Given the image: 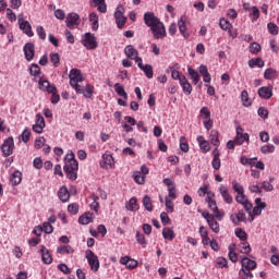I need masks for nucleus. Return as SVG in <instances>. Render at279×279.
Wrapping results in <instances>:
<instances>
[{
  "mask_svg": "<svg viewBox=\"0 0 279 279\" xmlns=\"http://www.w3.org/2000/svg\"><path fill=\"white\" fill-rule=\"evenodd\" d=\"M143 206L148 210V213H151L154 210V205L151 204V197L148 195L144 196L143 198Z\"/></svg>",
  "mask_w": 279,
  "mask_h": 279,
  "instance_id": "nucleus-42",
  "label": "nucleus"
},
{
  "mask_svg": "<svg viewBox=\"0 0 279 279\" xmlns=\"http://www.w3.org/2000/svg\"><path fill=\"white\" fill-rule=\"evenodd\" d=\"M31 75H33L34 77H37V75H40V66H38V64L36 63H33L31 65Z\"/></svg>",
  "mask_w": 279,
  "mask_h": 279,
  "instance_id": "nucleus-61",
  "label": "nucleus"
},
{
  "mask_svg": "<svg viewBox=\"0 0 279 279\" xmlns=\"http://www.w3.org/2000/svg\"><path fill=\"white\" fill-rule=\"evenodd\" d=\"M187 73H189L191 80L193 81V84L195 86H197V84H199V80H201L199 73L191 66L187 68Z\"/></svg>",
  "mask_w": 279,
  "mask_h": 279,
  "instance_id": "nucleus-29",
  "label": "nucleus"
},
{
  "mask_svg": "<svg viewBox=\"0 0 279 279\" xmlns=\"http://www.w3.org/2000/svg\"><path fill=\"white\" fill-rule=\"evenodd\" d=\"M248 66L254 69V66H258V69H263L265 66V61L262 58L251 59L248 60Z\"/></svg>",
  "mask_w": 279,
  "mask_h": 279,
  "instance_id": "nucleus-34",
  "label": "nucleus"
},
{
  "mask_svg": "<svg viewBox=\"0 0 279 279\" xmlns=\"http://www.w3.org/2000/svg\"><path fill=\"white\" fill-rule=\"evenodd\" d=\"M160 219H161V223H162L163 226H169V225H171V218H169V214L162 211V213L160 214Z\"/></svg>",
  "mask_w": 279,
  "mask_h": 279,
  "instance_id": "nucleus-59",
  "label": "nucleus"
},
{
  "mask_svg": "<svg viewBox=\"0 0 279 279\" xmlns=\"http://www.w3.org/2000/svg\"><path fill=\"white\" fill-rule=\"evenodd\" d=\"M199 117H202L204 121H207L208 119H210V110L208 109V107H203L199 110Z\"/></svg>",
  "mask_w": 279,
  "mask_h": 279,
  "instance_id": "nucleus-51",
  "label": "nucleus"
},
{
  "mask_svg": "<svg viewBox=\"0 0 279 279\" xmlns=\"http://www.w3.org/2000/svg\"><path fill=\"white\" fill-rule=\"evenodd\" d=\"M232 189L238 195H243L245 193V189H243V185H241L236 180L232 181Z\"/></svg>",
  "mask_w": 279,
  "mask_h": 279,
  "instance_id": "nucleus-41",
  "label": "nucleus"
},
{
  "mask_svg": "<svg viewBox=\"0 0 279 279\" xmlns=\"http://www.w3.org/2000/svg\"><path fill=\"white\" fill-rule=\"evenodd\" d=\"M236 136L234 138L235 145H243L244 141L247 143L250 142V134L243 133V128L238 126L236 130Z\"/></svg>",
  "mask_w": 279,
  "mask_h": 279,
  "instance_id": "nucleus-10",
  "label": "nucleus"
},
{
  "mask_svg": "<svg viewBox=\"0 0 279 279\" xmlns=\"http://www.w3.org/2000/svg\"><path fill=\"white\" fill-rule=\"evenodd\" d=\"M250 19L251 21H258V19H260V10H258L256 7H253L251 9Z\"/></svg>",
  "mask_w": 279,
  "mask_h": 279,
  "instance_id": "nucleus-45",
  "label": "nucleus"
},
{
  "mask_svg": "<svg viewBox=\"0 0 279 279\" xmlns=\"http://www.w3.org/2000/svg\"><path fill=\"white\" fill-rule=\"evenodd\" d=\"M241 254H250L252 252V247L250 246V242L244 241L239 244Z\"/></svg>",
  "mask_w": 279,
  "mask_h": 279,
  "instance_id": "nucleus-36",
  "label": "nucleus"
},
{
  "mask_svg": "<svg viewBox=\"0 0 279 279\" xmlns=\"http://www.w3.org/2000/svg\"><path fill=\"white\" fill-rule=\"evenodd\" d=\"M95 8H97L98 12L101 14H106L108 12V7L106 5V0H93Z\"/></svg>",
  "mask_w": 279,
  "mask_h": 279,
  "instance_id": "nucleus-27",
  "label": "nucleus"
},
{
  "mask_svg": "<svg viewBox=\"0 0 279 279\" xmlns=\"http://www.w3.org/2000/svg\"><path fill=\"white\" fill-rule=\"evenodd\" d=\"M23 51L25 54V60L27 62H32V60H34V56H36V49L34 44L33 43L25 44Z\"/></svg>",
  "mask_w": 279,
  "mask_h": 279,
  "instance_id": "nucleus-9",
  "label": "nucleus"
},
{
  "mask_svg": "<svg viewBox=\"0 0 279 279\" xmlns=\"http://www.w3.org/2000/svg\"><path fill=\"white\" fill-rule=\"evenodd\" d=\"M133 179L136 184H145V177L141 172H134Z\"/></svg>",
  "mask_w": 279,
  "mask_h": 279,
  "instance_id": "nucleus-55",
  "label": "nucleus"
},
{
  "mask_svg": "<svg viewBox=\"0 0 279 279\" xmlns=\"http://www.w3.org/2000/svg\"><path fill=\"white\" fill-rule=\"evenodd\" d=\"M58 197L60 202H62L63 204H66V202L71 199V194L69 193V189H66V186L60 187L58 192Z\"/></svg>",
  "mask_w": 279,
  "mask_h": 279,
  "instance_id": "nucleus-22",
  "label": "nucleus"
},
{
  "mask_svg": "<svg viewBox=\"0 0 279 279\" xmlns=\"http://www.w3.org/2000/svg\"><path fill=\"white\" fill-rule=\"evenodd\" d=\"M216 267H219L221 269L228 268V259H226V257H218L216 259Z\"/></svg>",
  "mask_w": 279,
  "mask_h": 279,
  "instance_id": "nucleus-54",
  "label": "nucleus"
},
{
  "mask_svg": "<svg viewBox=\"0 0 279 279\" xmlns=\"http://www.w3.org/2000/svg\"><path fill=\"white\" fill-rule=\"evenodd\" d=\"M236 245L234 243L229 245V260L231 263H238L239 260V255H236Z\"/></svg>",
  "mask_w": 279,
  "mask_h": 279,
  "instance_id": "nucleus-30",
  "label": "nucleus"
},
{
  "mask_svg": "<svg viewBox=\"0 0 279 279\" xmlns=\"http://www.w3.org/2000/svg\"><path fill=\"white\" fill-rule=\"evenodd\" d=\"M68 213L70 215H77L80 213V205L77 203H72L68 206Z\"/></svg>",
  "mask_w": 279,
  "mask_h": 279,
  "instance_id": "nucleus-50",
  "label": "nucleus"
},
{
  "mask_svg": "<svg viewBox=\"0 0 279 279\" xmlns=\"http://www.w3.org/2000/svg\"><path fill=\"white\" fill-rule=\"evenodd\" d=\"M17 23L20 25V29L23 34H26L28 38L34 36V31H32V24H29V22L25 21L23 17H19Z\"/></svg>",
  "mask_w": 279,
  "mask_h": 279,
  "instance_id": "nucleus-8",
  "label": "nucleus"
},
{
  "mask_svg": "<svg viewBox=\"0 0 279 279\" xmlns=\"http://www.w3.org/2000/svg\"><path fill=\"white\" fill-rule=\"evenodd\" d=\"M144 23L150 28L156 40H160L167 36L165 24L160 21V19H158V16H156L154 12L144 13Z\"/></svg>",
  "mask_w": 279,
  "mask_h": 279,
  "instance_id": "nucleus-1",
  "label": "nucleus"
},
{
  "mask_svg": "<svg viewBox=\"0 0 279 279\" xmlns=\"http://www.w3.org/2000/svg\"><path fill=\"white\" fill-rule=\"evenodd\" d=\"M3 158H8L14 154V137L10 136L5 138L0 146Z\"/></svg>",
  "mask_w": 279,
  "mask_h": 279,
  "instance_id": "nucleus-4",
  "label": "nucleus"
},
{
  "mask_svg": "<svg viewBox=\"0 0 279 279\" xmlns=\"http://www.w3.org/2000/svg\"><path fill=\"white\" fill-rule=\"evenodd\" d=\"M65 25L69 29H73L75 25H80V15L77 13H70L66 16Z\"/></svg>",
  "mask_w": 279,
  "mask_h": 279,
  "instance_id": "nucleus-14",
  "label": "nucleus"
},
{
  "mask_svg": "<svg viewBox=\"0 0 279 279\" xmlns=\"http://www.w3.org/2000/svg\"><path fill=\"white\" fill-rule=\"evenodd\" d=\"M85 258H87V263L92 269V271H94L95 274H97V271H99V257L97 255H95V252H93L92 250H87L85 252Z\"/></svg>",
  "mask_w": 279,
  "mask_h": 279,
  "instance_id": "nucleus-5",
  "label": "nucleus"
},
{
  "mask_svg": "<svg viewBox=\"0 0 279 279\" xmlns=\"http://www.w3.org/2000/svg\"><path fill=\"white\" fill-rule=\"evenodd\" d=\"M267 27H268L269 34H271L272 36H278L279 28H278V25H276V23L270 22L268 23Z\"/></svg>",
  "mask_w": 279,
  "mask_h": 279,
  "instance_id": "nucleus-48",
  "label": "nucleus"
},
{
  "mask_svg": "<svg viewBox=\"0 0 279 279\" xmlns=\"http://www.w3.org/2000/svg\"><path fill=\"white\" fill-rule=\"evenodd\" d=\"M256 206L253 208V215L258 216L263 214V210L267 208V203L263 202L262 198L255 199Z\"/></svg>",
  "mask_w": 279,
  "mask_h": 279,
  "instance_id": "nucleus-20",
  "label": "nucleus"
},
{
  "mask_svg": "<svg viewBox=\"0 0 279 279\" xmlns=\"http://www.w3.org/2000/svg\"><path fill=\"white\" fill-rule=\"evenodd\" d=\"M257 94L262 99H271V97H274V87L263 86L257 90Z\"/></svg>",
  "mask_w": 279,
  "mask_h": 279,
  "instance_id": "nucleus-15",
  "label": "nucleus"
},
{
  "mask_svg": "<svg viewBox=\"0 0 279 279\" xmlns=\"http://www.w3.org/2000/svg\"><path fill=\"white\" fill-rule=\"evenodd\" d=\"M114 90H116L117 95H119V97H123L124 99H128V93L125 92L123 86H121V84L116 83Z\"/></svg>",
  "mask_w": 279,
  "mask_h": 279,
  "instance_id": "nucleus-39",
  "label": "nucleus"
},
{
  "mask_svg": "<svg viewBox=\"0 0 279 279\" xmlns=\"http://www.w3.org/2000/svg\"><path fill=\"white\" fill-rule=\"evenodd\" d=\"M39 90L43 93H53L56 90V85L51 84L49 81L45 78H39L38 81Z\"/></svg>",
  "mask_w": 279,
  "mask_h": 279,
  "instance_id": "nucleus-13",
  "label": "nucleus"
},
{
  "mask_svg": "<svg viewBox=\"0 0 279 279\" xmlns=\"http://www.w3.org/2000/svg\"><path fill=\"white\" fill-rule=\"evenodd\" d=\"M136 197H132L125 205L126 210H138Z\"/></svg>",
  "mask_w": 279,
  "mask_h": 279,
  "instance_id": "nucleus-38",
  "label": "nucleus"
},
{
  "mask_svg": "<svg viewBox=\"0 0 279 279\" xmlns=\"http://www.w3.org/2000/svg\"><path fill=\"white\" fill-rule=\"evenodd\" d=\"M235 236L242 242L247 241V233L241 228L235 229Z\"/></svg>",
  "mask_w": 279,
  "mask_h": 279,
  "instance_id": "nucleus-49",
  "label": "nucleus"
},
{
  "mask_svg": "<svg viewBox=\"0 0 279 279\" xmlns=\"http://www.w3.org/2000/svg\"><path fill=\"white\" fill-rule=\"evenodd\" d=\"M70 77V86H77L80 82H84V75H82V71L78 69H72L69 74Z\"/></svg>",
  "mask_w": 279,
  "mask_h": 279,
  "instance_id": "nucleus-6",
  "label": "nucleus"
},
{
  "mask_svg": "<svg viewBox=\"0 0 279 279\" xmlns=\"http://www.w3.org/2000/svg\"><path fill=\"white\" fill-rule=\"evenodd\" d=\"M93 93H95V86L87 84L84 89V97L86 99H93Z\"/></svg>",
  "mask_w": 279,
  "mask_h": 279,
  "instance_id": "nucleus-40",
  "label": "nucleus"
},
{
  "mask_svg": "<svg viewBox=\"0 0 279 279\" xmlns=\"http://www.w3.org/2000/svg\"><path fill=\"white\" fill-rule=\"evenodd\" d=\"M219 193L226 204H232L234 202V198L230 195V191L225 185H220Z\"/></svg>",
  "mask_w": 279,
  "mask_h": 279,
  "instance_id": "nucleus-18",
  "label": "nucleus"
},
{
  "mask_svg": "<svg viewBox=\"0 0 279 279\" xmlns=\"http://www.w3.org/2000/svg\"><path fill=\"white\" fill-rule=\"evenodd\" d=\"M50 62L52 63L54 69L60 66V53L58 52L50 53Z\"/></svg>",
  "mask_w": 279,
  "mask_h": 279,
  "instance_id": "nucleus-44",
  "label": "nucleus"
},
{
  "mask_svg": "<svg viewBox=\"0 0 279 279\" xmlns=\"http://www.w3.org/2000/svg\"><path fill=\"white\" fill-rule=\"evenodd\" d=\"M165 204H166V208H167L168 213H173V210H174L173 201H171V198H169V197H166Z\"/></svg>",
  "mask_w": 279,
  "mask_h": 279,
  "instance_id": "nucleus-62",
  "label": "nucleus"
},
{
  "mask_svg": "<svg viewBox=\"0 0 279 279\" xmlns=\"http://www.w3.org/2000/svg\"><path fill=\"white\" fill-rule=\"evenodd\" d=\"M248 49H250L251 53H258V51H260L262 47H260V44L253 43V44H251Z\"/></svg>",
  "mask_w": 279,
  "mask_h": 279,
  "instance_id": "nucleus-64",
  "label": "nucleus"
},
{
  "mask_svg": "<svg viewBox=\"0 0 279 279\" xmlns=\"http://www.w3.org/2000/svg\"><path fill=\"white\" fill-rule=\"evenodd\" d=\"M22 180H23V174L21 173V171H15L12 173L10 182L13 186H19Z\"/></svg>",
  "mask_w": 279,
  "mask_h": 279,
  "instance_id": "nucleus-28",
  "label": "nucleus"
},
{
  "mask_svg": "<svg viewBox=\"0 0 279 279\" xmlns=\"http://www.w3.org/2000/svg\"><path fill=\"white\" fill-rule=\"evenodd\" d=\"M209 141H210L211 145H214L215 147H219V145H220L219 132L217 130H211V132L209 134Z\"/></svg>",
  "mask_w": 279,
  "mask_h": 279,
  "instance_id": "nucleus-33",
  "label": "nucleus"
},
{
  "mask_svg": "<svg viewBox=\"0 0 279 279\" xmlns=\"http://www.w3.org/2000/svg\"><path fill=\"white\" fill-rule=\"evenodd\" d=\"M180 149L184 154H189V143L186 142V137H180Z\"/></svg>",
  "mask_w": 279,
  "mask_h": 279,
  "instance_id": "nucleus-47",
  "label": "nucleus"
},
{
  "mask_svg": "<svg viewBox=\"0 0 279 279\" xmlns=\"http://www.w3.org/2000/svg\"><path fill=\"white\" fill-rule=\"evenodd\" d=\"M40 254L44 265H51V263H53V257L51 256V253L45 245L40 246Z\"/></svg>",
  "mask_w": 279,
  "mask_h": 279,
  "instance_id": "nucleus-16",
  "label": "nucleus"
},
{
  "mask_svg": "<svg viewBox=\"0 0 279 279\" xmlns=\"http://www.w3.org/2000/svg\"><path fill=\"white\" fill-rule=\"evenodd\" d=\"M178 27L180 34H182L183 37L189 38V32H186V22H184V16H182L178 22Z\"/></svg>",
  "mask_w": 279,
  "mask_h": 279,
  "instance_id": "nucleus-32",
  "label": "nucleus"
},
{
  "mask_svg": "<svg viewBox=\"0 0 279 279\" xmlns=\"http://www.w3.org/2000/svg\"><path fill=\"white\" fill-rule=\"evenodd\" d=\"M125 8L122 4H119L114 12V19L118 29H123L125 23H128V17H125Z\"/></svg>",
  "mask_w": 279,
  "mask_h": 279,
  "instance_id": "nucleus-3",
  "label": "nucleus"
},
{
  "mask_svg": "<svg viewBox=\"0 0 279 279\" xmlns=\"http://www.w3.org/2000/svg\"><path fill=\"white\" fill-rule=\"evenodd\" d=\"M213 156L211 167L215 171H219L221 169V151L218 147L213 150Z\"/></svg>",
  "mask_w": 279,
  "mask_h": 279,
  "instance_id": "nucleus-11",
  "label": "nucleus"
},
{
  "mask_svg": "<svg viewBox=\"0 0 279 279\" xmlns=\"http://www.w3.org/2000/svg\"><path fill=\"white\" fill-rule=\"evenodd\" d=\"M94 219H95V214L87 211L82 216H80L78 223H81V226H88V223H93Z\"/></svg>",
  "mask_w": 279,
  "mask_h": 279,
  "instance_id": "nucleus-19",
  "label": "nucleus"
},
{
  "mask_svg": "<svg viewBox=\"0 0 279 279\" xmlns=\"http://www.w3.org/2000/svg\"><path fill=\"white\" fill-rule=\"evenodd\" d=\"M82 45H84L88 50L97 49V37L92 33H86L85 38L82 40Z\"/></svg>",
  "mask_w": 279,
  "mask_h": 279,
  "instance_id": "nucleus-7",
  "label": "nucleus"
},
{
  "mask_svg": "<svg viewBox=\"0 0 279 279\" xmlns=\"http://www.w3.org/2000/svg\"><path fill=\"white\" fill-rule=\"evenodd\" d=\"M210 230H213V232H215V234H219L221 228L219 227V223L217 222V220L215 219V217L209 220V222H207Z\"/></svg>",
  "mask_w": 279,
  "mask_h": 279,
  "instance_id": "nucleus-37",
  "label": "nucleus"
},
{
  "mask_svg": "<svg viewBox=\"0 0 279 279\" xmlns=\"http://www.w3.org/2000/svg\"><path fill=\"white\" fill-rule=\"evenodd\" d=\"M135 239L140 245H147V239H145V234L137 231Z\"/></svg>",
  "mask_w": 279,
  "mask_h": 279,
  "instance_id": "nucleus-57",
  "label": "nucleus"
},
{
  "mask_svg": "<svg viewBox=\"0 0 279 279\" xmlns=\"http://www.w3.org/2000/svg\"><path fill=\"white\" fill-rule=\"evenodd\" d=\"M102 159L105 165H108L109 167H112V165H114V157H112V155L110 154H104Z\"/></svg>",
  "mask_w": 279,
  "mask_h": 279,
  "instance_id": "nucleus-53",
  "label": "nucleus"
},
{
  "mask_svg": "<svg viewBox=\"0 0 279 279\" xmlns=\"http://www.w3.org/2000/svg\"><path fill=\"white\" fill-rule=\"evenodd\" d=\"M241 265L244 270H254L256 268V262L247 257L242 258Z\"/></svg>",
  "mask_w": 279,
  "mask_h": 279,
  "instance_id": "nucleus-23",
  "label": "nucleus"
},
{
  "mask_svg": "<svg viewBox=\"0 0 279 279\" xmlns=\"http://www.w3.org/2000/svg\"><path fill=\"white\" fill-rule=\"evenodd\" d=\"M48 95H52L51 96V104H53V106H56V104H59L60 95L58 94V87H56V90L49 92Z\"/></svg>",
  "mask_w": 279,
  "mask_h": 279,
  "instance_id": "nucleus-52",
  "label": "nucleus"
},
{
  "mask_svg": "<svg viewBox=\"0 0 279 279\" xmlns=\"http://www.w3.org/2000/svg\"><path fill=\"white\" fill-rule=\"evenodd\" d=\"M198 232H199L203 245H208V243H210V238L208 236V229L204 226H201Z\"/></svg>",
  "mask_w": 279,
  "mask_h": 279,
  "instance_id": "nucleus-25",
  "label": "nucleus"
},
{
  "mask_svg": "<svg viewBox=\"0 0 279 279\" xmlns=\"http://www.w3.org/2000/svg\"><path fill=\"white\" fill-rule=\"evenodd\" d=\"M45 118L43 117V114L37 113L36 114V123L33 125V131L36 134H43V130H45Z\"/></svg>",
  "mask_w": 279,
  "mask_h": 279,
  "instance_id": "nucleus-12",
  "label": "nucleus"
},
{
  "mask_svg": "<svg viewBox=\"0 0 279 279\" xmlns=\"http://www.w3.org/2000/svg\"><path fill=\"white\" fill-rule=\"evenodd\" d=\"M219 26H220L221 29H223L225 32H228V29H230V27H232V23H230V22H229L228 20H226V19H220Z\"/></svg>",
  "mask_w": 279,
  "mask_h": 279,
  "instance_id": "nucleus-56",
  "label": "nucleus"
},
{
  "mask_svg": "<svg viewBox=\"0 0 279 279\" xmlns=\"http://www.w3.org/2000/svg\"><path fill=\"white\" fill-rule=\"evenodd\" d=\"M58 254H73V247L71 245H63L57 248Z\"/></svg>",
  "mask_w": 279,
  "mask_h": 279,
  "instance_id": "nucleus-43",
  "label": "nucleus"
},
{
  "mask_svg": "<svg viewBox=\"0 0 279 279\" xmlns=\"http://www.w3.org/2000/svg\"><path fill=\"white\" fill-rule=\"evenodd\" d=\"M80 163L75 160V154L73 151L68 153L64 158L63 171L68 180H77V171Z\"/></svg>",
  "mask_w": 279,
  "mask_h": 279,
  "instance_id": "nucleus-2",
  "label": "nucleus"
},
{
  "mask_svg": "<svg viewBox=\"0 0 279 279\" xmlns=\"http://www.w3.org/2000/svg\"><path fill=\"white\" fill-rule=\"evenodd\" d=\"M262 190L266 191V193H271L274 191V185L270 184L268 181H264L260 186Z\"/></svg>",
  "mask_w": 279,
  "mask_h": 279,
  "instance_id": "nucleus-63",
  "label": "nucleus"
},
{
  "mask_svg": "<svg viewBox=\"0 0 279 279\" xmlns=\"http://www.w3.org/2000/svg\"><path fill=\"white\" fill-rule=\"evenodd\" d=\"M175 185L168 187V196L166 197H168V199H178V194L175 193Z\"/></svg>",
  "mask_w": 279,
  "mask_h": 279,
  "instance_id": "nucleus-60",
  "label": "nucleus"
},
{
  "mask_svg": "<svg viewBox=\"0 0 279 279\" xmlns=\"http://www.w3.org/2000/svg\"><path fill=\"white\" fill-rule=\"evenodd\" d=\"M265 80H274L276 77V70L274 69H266L264 72Z\"/></svg>",
  "mask_w": 279,
  "mask_h": 279,
  "instance_id": "nucleus-58",
  "label": "nucleus"
},
{
  "mask_svg": "<svg viewBox=\"0 0 279 279\" xmlns=\"http://www.w3.org/2000/svg\"><path fill=\"white\" fill-rule=\"evenodd\" d=\"M162 236L166 239V241H173V239H175V231L169 227H166L162 229Z\"/></svg>",
  "mask_w": 279,
  "mask_h": 279,
  "instance_id": "nucleus-31",
  "label": "nucleus"
},
{
  "mask_svg": "<svg viewBox=\"0 0 279 279\" xmlns=\"http://www.w3.org/2000/svg\"><path fill=\"white\" fill-rule=\"evenodd\" d=\"M124 53H125L126 58H129V60H133L134 58H136L138 56V50H136V48H134V46L128 45L124 48Z\"/></svg>",
  "mask_w": 279,
  "mask_h": 279,
  "instance_id": "nucleus-24",
  "label": "nucleus"
},
{
  "mask_svg": "<svg viewBox=\"0 0 279 279\" xmlns=\"http://www.w3.org/2000/svg\"><path fill=\"white\" fill-rule=\"evenodd\" d=\"M262 154H274L276 151V146L274 144L264 145L260 148Z\"/></svg>",
  "mask_w": 279,
  "mask_h": 279,
  "instance_id": "nucleus-46",
  "label": "nucleus"
},
{
  "mask_svg": "<svg viewBox=\"0 0 279 279\" xmlns=\"http://www.w3.org/2000/svg\"><path fill=\"white\" fill-rule=\"evenodd\" d=\"M241 101L245 108H250V106H252V100L250 99V94L247 90H243L241 93Z\"/></svg>",
  "mask_w": 279,
  "mask_h": 279,
  "instance_id": "nucleus-35",
  "label": "nucleus"
},
{
  "mask_svg": "<svg viewBox=\"0 0 279 279\" xmlns=\"http://www.w3.org/2000/svg\"><path fill=\"white\" fill-rule=\"evenodd\" d=\"M138 69H141V71L145 73L148 80H151V77H154V68L150 64L144 65L143 63H138Z\"/></svg>",
  "mask_w": 279,
  "mask_h": 279,
  "instance_id": "nucleus-26",
  "label": "nucleus"
},
{
  "mask_svg": "<svg viewBox=\"0 0 279 279\" xmlns=\"http://www.w3.org/2000/svg\"><path fill=\"white\" fill-rule=\"evenodd\" d=\"M179 84L183 88V93L185 95H191V93H193V86L191 85V83L189 82V78H186V76H182L180 78Z\"/></svg>",
  "mask_w": 279,
  "mask_h": 279,
  "instance_id": "nucleus-21",
  "label": "nucleus"
},
{
  "mask_svg": "<svg viewBox=\"0 0 279 279\" xmlns=\"http://www.w3.org/2000/svg\"><path fill=\"white\" fill-rule=\"evenodd\" d=\"M120 265H125L126 269H136L138 262L130 256H124L120 258Z\"/></svg>",
  "mask_w": 279,
  "mask_h": 279,
  "instance_id": "nucleus-17",
  "label": "nucleus"
}]
</instances>
